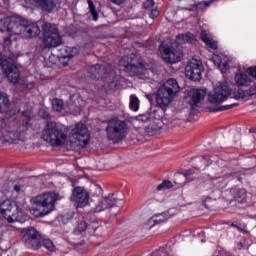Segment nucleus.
Here are the masks:
<instances>
[{"instance_id": "obj_1", "label": "nucleus", "mask_w": 256, "mask_h": 256, "mask_svg": "<svg viewBox=\"0 0 256 256\" xmlns=\"http://www.w3.org/2000/svg\"><path fill=\"white\" fill-rule=\"evenodd\" d=\"M61 199H63V196L57 192L39 194L31 199L33 207L30 209V212L36 215V217H45V215L55 211V203L61 201Z\"/></svg>"}, {"instance_id": "obj_2", "label": "nucleus", "mask_w": 256, "mask_h": 256, "mask_svg": "<svg viewBox=\"0 0 256 256\" xmlns=\"http://www.w3.org/2000/svg\"><path fill=\"white\" fill-rule=\"evenodd\" d=\"M8 33H10V37L21 35L25 39H33L41 33V29L35 22L21 20V18L13 16L9 18Z\"/></svg>"}, {"instance_id": "obj_3", "label": "nucleus", "mask_w": 256, "mask_h": 256, "mask_svg": "<svg viewBox=\"0 0 256 256\" xmlns=\"http://www.w3.org/2000/svg\"><path fill=\"white\" fill-rule=\"evenodd\" d=\"M29 122L25 124H17L15 121L5 120L1 122L2 139L5 143H17V141L27 140V127Z\"/></svg>"}, {"instance_id": "obj_4", "label": "nucleus", "mask_w": 256, "mask_h": 256, "mask_svg": "<svg viewBox=\"0 0 256 256\" xmlns=\"http://www.w3.org/2000/svg\"><path fill=\"white\" fill-rule=\"evenodd\" d=\"M179 83L171 78L162 84L156 93V105L163 111H166L171 105V101L175 99V95L179 93Z\"/></svg>"}, {"instance_id": "obj_5", "label": "nucleus", "mask_w": 256, "mask_h": 256, "mask_svg": "<svg viewBox=\"0 0 256 256\" xmlns=\"http://www.w3.org/2000/svg\"><path fill=\"white\" fill-rule=\"evenodd\" d=\"M90 139L91 134L87 126L83 123H78L71 130L68 145L72 151H80L89 145Z\"/></svg>"}, {"instance_id": "obj_6", "label": "nucleus", "mask_w": 256, "mask_h": 256, "mask_svg": "<svg viewBox=\"0 0 256 256\" xmlns=\"http://www.w3.org/2000/svg\"><path fill=\"white\" fill-rule=\"evenodd\" d=\"M42 139L46 141V143H50L52 147H59L60 145H64L65 141H67V133H65L57 123L50 121L47 122L43 129Z\"/></svg>"}, {"instance_id": "obj_7", "label": "nucleus", "mask_w": 256, "mask_h": 256, "mask_svg": "<svg viewBox=\"0 0 256 256\" xmlns=\"http://www.w3.org/2000/svg\"><path fill=\"white\" fill-rule=\"evenodd\" d=\"M15 61H17V56L12 52H4L0 55L1 68L8 81L14 84L19 83V79H21V72L17 65H15Z\"/></svg>"}, {"instance_id": "obj_8", "label": "nucleus", "mask_w": 256, "mask_h": 256, "mask_svg": "<svg viewBox=\"0 0 256 256\" xmlns=\"http://www.w3.org/2000/svg\"><path fill=\"white\" fill-rule=\"evenodd\" d=\"M126 134L127 123H125V121L119 119H112L108 121V125L106 127V135L110 141L119 143V141H123Z\"/></svg>"}, {"instance_id": "obj_9", "label": "nucleus", "mask_w": 256, "mask_h": 256, "mask_svg": "<svg viewBox=\"0 0 256 256\" xmlns=\"http://www.w3.org/2000/svg\"><path fill=\"white\" fill-rule=\"evenodd\" d=\"M44 33V45L45 47H59L61 45V35L57 30V26L46 23L42 27Z\"/></svg>"}, {"instance_id": "obj_10", "label": "nucleus", "mask_w": 256, "mask_h": 256, "mask_svg": "<svg viewBox=\"0 0 256 256\" xmlns=\"http://www.w3.org/2000/svg\"><path fill=\"white\" fill-rule=\"evenodd\" d=\"M21 237L28 249H39L41 247V235L37 229L33 227L24 228L21 230Z\"/></svg>"}, {"instance_id": "obj_11", "label": "nucleus", "mask_w": 256, "mask_h": 256, "mask_svg": "<svg viewBox=\"0 0 256 256\" xmlns=\"http://www.w3.org/2000/svg\"><path fill=\"white\" fill-rule=\"evenodd\" d=\"M0 213L8 223H15L19 221V205L17 202L5 200L0 204Z\"/></svg>"}, {"instance_id": "obj_12", "label": "nucleus", "mask_w": 256, "mask_h": 256, "mask_svg": "<svg viewBox=\"0 0 256 256\" xmlns=\"http://www.w3.org/2000/svg\"><path fill=\"white\" fill-rule=\"evenodd\" d=\"M229 95H231V88H229V85H227V83H219V85L208 95V101L209 103L217 105L223 103V101H227Z\"/></svg>"}, {"instance_id": "obj_13", "label": "nucleus", "mask_w": 256, "mask_h": 256, "mask_svg": "<svg viewBox=\"0 0 256 256\" xmlns=\"http://www.w3.org/2000/svg\"><path fill=\"white\" fill-rule=\"evenodd\" d=\"M204 71L203 62L197 59L190 60L185 67V75L191 81H201Z\"/></svg>"}, {"instance_id": "obj_14", "label": "nucleus", "mask_w": 256, "mask_h": 256, "mask_svg": "<svg viewBox=\"0 0 256 256\" xmlns=\"http://www.w3.org/2000/svg\"><path fill=\"white\" fill-rule=\"evenodd\" d=\"M162 57L166 63H179L183 57V51L170 45L163 47Z\"/></svg>"}, {"instance_id": "obj_15", "label": "nucleus", "mask_w": 256, "mask_h": 256, "mask_svg": "<svg viewBox=\"0 0 256 256\" xmlns=\"http://www.w3.org/2000/svg\"><path fill=\"white\" fill-rule=\"evenodd\" d=\"M71 201L75 203L76 207H86L89 203V192L83 187H75L72 192Z\"/></svg>"}, {"instance_id": "obj_16", "label": "nucleus", "mask_w": 256, "mask_h": 256, "mask_svg": "<svg viewBox=\"0 0 256 256\" xmlns=\"http://www.w3.org/2000/svg\"><path fill=\"white\" fill-rule=\"evenodd\" d=\"M118 201L119 199L115 198V195L111 194L108 197L99 199L92 211L93 213H101L103 211H107V209H113V207H117Z\"/></svg>"}, {"instance_id": "obj_17", "label": "nucleus", "mask_w": 256, "mask_h": 256, "mask_svg": "<svg viewBox=\"0 0 256 256\" xmlns=\"http://www.w3.org/2000/svg\"><path fill=\"white\" fill-rule=\"evenodd\" d=\"M33 2L44 13H53L57 9V2L55 0H33Z\"/></svg>"}, {"instance_id": "obj_18", "label": "nucleus", "mask_w": 256, "mask_h": 256, "mask_svg": "<svg viewBox=\"0 0 256 256\" xmlns=\"http://www.w3.org/2000/svg\"><path fill=\"white\" fill-rule=\"evenodd\" d=\"M207 96V92L203 89H193L189 92L190 105L195 107L198 103H201L203 99Z\"/></svg>"}, {"instance_id": "obj_19", "label": "nucleus", "mask_w": 256, "mask_h": 256, "mask_svg": "<svg viewBox=\"0 0 256 256\" xmlns=\"http://www.w3.org/2000/svg\"><path fill=\"white\" fill-rule=\"evenodd\" d=\"M177 43L183 45V43H188L190 45H195L197 43V38L190 32H186L184 34H179L176 37Z\"/></svg>"}, {"instance_id": "obj_20", "label": "nucleus", "mask_w": 256, "mask_h": 256, "mask_svg": "<svg viewBox=\"0 0 256 256\" xmlns=\"http://www.w3.org/2000/svg\"><path fill=\"white\" fill-rule=\"evenodd\" d=\"M236 85L238 87H249L251 85V78L245 73H237L235 75Z\"/></svg>"}, {"instance_id": "obj_21", "label": "nucleus", "mask_w": 256, "mask_h": 256, "mask_svg": "<svg viewBox=\"0 0 256 256\" xmlns=\"http://www.w3.org/2000/svg\"><path fill=\"white\" fill-rule=\"evenodd\" d=\"M201 41L210 47V49H217V41L213 40L211 34L207 33V31L203 30L200 34Z\"/></svg>"}, {"instance_id": "obj_22", "label": "nucleus", "mask_w": 256, "mask_h": 256, "mask_svg": "<svg viewBox=\"0 0 256 256\" xmlns=\"http://www.w3.org/2000/svg\"><path fill=\"white\" fill-rule=\"evenodd\" d=\"M125 59H127V57L122 58V60L120 61V65H123V67H125V69H127V71H131V73H134L135 75H141V73H143V68H141L135 64H131L129 62L123 63L125 61Z\"/></svg>"}, {"instance_id": "obj_23", "label": "nucleus", "mask_w": 256, "mask_h": 256, "mask_svg": "<svg viewBox=\"0 0 256 256\" xmlns=\"http://www.w3.org/2000/svg\"><path fill=\"white\" fill-rule=\"evenodd\" d=\"M90 73L93 79H99L103 77V73H105V66L96 64L90 68Z\"/></svg>"}, {"instance_id": "obj_24", "label": "nucleus", "mask_w": 256, "mask_h": 256, "mask_svg": "<svg viewBox=\"0 0 256 256\" xmlns=\"http://www.w3.org/2000/svg\"><path fill=\"white\" fill-rule=\"evenodd\" d=\"M234 201L237 203H245L247 201V190L244 188L236 189L234 192Z\"/></svg>"}, {"instance_id": "obj_25", "label": "nucleus", "mask_w": 256, "mask_h": 256, "mask_svg": "<svg viewBox=\"0 0 256 256\" xmlns=\"http://www.w3.org/2000/svg\"><path fill=\"white\" fill-rule=\"evenodd\" d=\"M213 3V0L205 1V2H199L196 5H192L189 8H185L186 11H205L207 7H209Z\"/></svg>"}, {"instance_id": "obj_26", "label": "nucleus", "mask_w": 256, "mask_h": 256, "mask_svg": "<svg viewBox=\"0 0 256 256\" xmlns=\"http://www.w3.org/2000/svg\"><path fill=\"white\" fill-rule=\"evenodd\" d=\"M7 109H9V97L5 92H0V113L7 112Z\"/></svg>"}, {"instance_id": "obj_27", "label": "nucleus", "mask_w": 256, "mask_h": 256, "mask_svg": "<svg viewBox=\"0 0 256 256\" xmlns=\"http://www.w3.org/2000/svg\"><path fill=\"white\" fill-rule=\"evenodd\" d=\"M239 104L234 103L230 105H225V106H219V107H210L208 108L209 113H217L219 111H229V109H233V107H238Z\"/></svg>"}, {"instance_id": "obj_28", "label": "nucleus", "mask_w": 256, "mask_h": 256, "mask_svg": "<svg viewBox=\"0 0 256 256\" xmlns=\"http://www.w3.org/2000/svg\"><path fill=\"white\" fill-rule=\"evenodd\" d=\"M165 221H167V217H165V214H158L153 216L149 220V224L153 227V225H159V223H165Z\"/></svg>"}, {"instance_id": "obj_29", "label": "nucleus", "mask_w": 256, "mask_h": 256, "mask_svg": "<svg viewBox=\"0 0 256 256\" xmlns=\"http://www.w3.org/2000/svg\"><path fill=\"white\" fill-rule=\"evenodd\" d=\"M83 100L81 98H76L74 101L70 104L71 111H75V113H79L81 111V107Z\"/></svg>"}, {"instance_id": "obj_30", "label": "nucleus", "mask_w": 256, "mask_h": 256, "mask_svg": "<svg viewBox=\"0 0 256 256\" xmlns=\"http://www.w3.org/2000/svg\"><path fill=\"white\" fill-rule=\"evenodd\" d=\"M139 98L135 95L130 96V104L129 107L132 111H139Z\"/></svg>"}, {"instance_id": "obj_31", "label": "nucleus", "mask_w": 256, "mask_h": 256, "mask_svg": "<svg viewBox=\"0 0 256 256\" xmlns=\"http://www.w3.org/2000/svg\"><path fill=\"white\" fill-rule=\"evenodd\" d=\"M52 109L57 113H61L63 111V100L57 98L52 100Z\"/></svg>"}, {"instance_id": "obj_32", "label": "nucleus", "mask_w": 256, "mask_h": 256, "mask_svg": "<svg viewBox=\"0 0 256 256\" xmlns=\"http://www.w3.org/2000/svg\"><path fill=\"white\" fill-rule=\"evenodd\" d=\"M42 245H43V247H45V249H47V251H50L51 253L55 252V250H56L55 244L53 243V241L51 239H44L42 241Z\"/></svg>"}, {"instance_id": "obj_33", "label": "nucleus", "mask_w": 256, "mask_h": 256, "mask_svg": "<svg viewBox=\"0 0 256 256\" xmlns=\"http://www.w3.org/2000/svg\"><path fill=\"white\" fill-rule=\"evenodd\" d=\"M173 187V182L169 180H164L160 185H158V191H167V189H171Z\"/></svg>"}, {"instance_id": "obj_34", "label": "nucleus", "mask_w": 256, "mask_h": 256, "mask_svg": "<svg viewBox=\"0 0 256 256\" xmlns=\"http://www.w3.org/2000/svg\"><path fill=\"white\" fill-rule=\"evenodd\" d=\"M187 180L183 174H179L176 176L174 183L175 185H178V187H184V185L187 183Z\"/></svg>"}, {"instance_id": "obj_35", "label": "nucleus", "mask_w": 256, "mask_h": 256, "mask_svg": "<svg viewBox=\"0 0 256 256\" xmlns=\"http://www.w3.org/2000/svg\"><path fill=\"white\" fill-rule=\"evenodd\" d=\"M88 5H89L90 13L93 17V21H97V19H99V16L97 15V10H95V4H93V1L88 0Z\"/></svg>"}, {"instance_id": "obj_36", "label": "nucleus", "mask_w": 256, "mask_h": 256, "mask_svg": "<svg viewBox=\"0 0 256 256\" xmlns=\"http://www.w3.org/2000/svg\"><path fill=\"white\" fill-rule=\"evenodd\" d=\"M0 31L9 33V18L0 20Z\"/></svg>"}, {"instance_id": "obj_37", "label": "nucleus", "mask_w": 256, "mask_h": 256, "mask_svg": "<svg viewBox=\"0 0 256 256\" xmlns=\"http://www.w3.org/2000/svg\"><path fill=\"white\" fill-rule=\"evenodd\" d=\"M87 229V223L85 221H81L79 222L76 230H75V233L76 234H81L83 233V231H85Z\"/></svg>"}, {"instance_id": "obj_38", "label": "nucleus", "mask_w": 256, "mask_h": 256, "mask_svg": "<svg viewBox=\"0 0 256 256\" xmlns=\"http://www.w3.org/2000/svg\"><path fill=\"white\" fill-rule=\"evenodd\" d=\"M245 97H247L246 91L243 90H238L237 93H234L232 96V99H245Z\"/></svg>"}, {"instance_id": "obj_39", "label": "nucleus", "mask_w": 256, "mask_h": 256, "mask_svg": "<svg viewBox=\"0 0 256 256\" xmlns=\"http://www.w3.org/2000/svg\"><path fill=\"white\" fill-rule=\"evenodd\" d=\"M150 119H151L150 113L141 114L137 116V120L140 121L141 123H147V121H150Z\"/></svg>"}, {"instance_id": "obj_40", "label": "nucleus", "mask_w": 256, "mask_h": 256, "mask_svg": "<svg viewBox=\"0 0 256 256\" xmlns=\"http://www.w3.org/2000/svg\"><path fill=\"white\" fill-rule=\"evenodd\" d=\"M182 175L185 177L186 181H192L191 175H195V169L187 170Z\"/></svg>"}, {"instance_id": "obj_41", "label": "nucleus", "mask_w": 256, "mask_h": 256, "mask_svg": "<svg viewBox=\"0 0 256 256\" xmlns=\"http://www.w3.org/2000/svg\"><path fill=\"white\" fill-rule=\"evenodd\" d=\"M256 95V85L253 84L248 90H246V97H253Z\"/></svg>"}, {"instance_id": "obj_42", "label": "nucleus", "mask_w": 256, "mask_h": 256, "mask_svg": "<svg viewBox=\"0 0 256 256\" xmlns=\"http://www.w3.org/2000/svg\"><path fill=\"white\" fill-rule=\"evenodd\" d=\"M247 73L256 79V66L248 68Z\"/></svg>"}, {"instance_id": "obj_43", "label": "nucleus", "mask_w": 256, "mask_h": 256, "mask_svg": "<svg viewBox=\"0 0 256 256\" xmlns=\"http://www.w3.org/2000/svg\"><path fill=\"white\" fill-rule=\"evenodd\" d=\"M153 5H155V0H147L144 3V8L149 9V8L153 7Z\"/></svg>"}, {"instance_id": "obj_44", "label": "nucleus", "mask_w": 256, "mask_h": 256, "mask_svg": "<svg viewBox=\"0 0 256 256\" xmlns=\"http://www.w3.org/2000/svg\"><path fill=\"white\" fill-rule=\"evenodd\" d=\"M13 36H9V37H5L4 38V47H10V45H11V38H12Z\"/></svg>"}, {"instance_id": "obj_45", "label": "nucleus", "mask_w": 256, "mask_h": 256, "mask_svg": "<svg viewBox=\"0 0 256 256\" xmlns=\"http://www.w3.org/2000/svg\"><path fill=\"white\" fill-rule=\"evenodd\" d=\"M212 61L216 64V65H221V57L219 55H215L212 58Z\"/></svg>"}, {"instance_id": "obj_46", "label": "nucleus", "mask_w": 256, "mask_h": 256, "mask_svg": "<svg viewBox=\"0 0 256 256\" xmlns=\"http://www.w3.org/2000/svg\"><path fill=\"white\" fill-rule=\"evenodd\" d=\"M39 115H41L43 119H49V112L45 110H40Z\"/></svg>"}, {"instance_id": "obj_47", "label": "nucleus", "mask_w": 256, "mask_h": 256, "mask_svg": "<svg viewBox=\"0 0 256 256\" xmlns=\"http://www.w3.org/2000/svg\"><path fill=\"white\" fill-rule=\"evenodd\" d=\"M202 161L204 165H211V159L209 158V156H203Z\"/></svg>"}, {"instance_id": "obj_48", "label": "nucleus", "mask_w": 256, "mask_h": 256, "mask_svg": "<svg viewBox=\"0 0 256 256\" xmlns=\"http://www.w3.org/2000/svg\"><path fill=\"white\" fill-rule=\"evenodd\" d=\"M158 15H159V11L152 10L150 17H151V19H155V17H157Z\"/></svg>"}, {"instance_id": "obj_49", "label": "nucleus", "mask_w": 256, "mask_h": 256, "mask_svg": "<svg viewBox=\"0 0 256 256\" xmlns=\"http://www.w3.org/2000/svg\"><path fill=\"white\" fill-rule=\"evenodd\" d=\"M181 123H183V120L174 119L172 121V125H174V127H176L177 125H181Z\"/></svg>"}, {"instance_id": "obj_50", "label": "nucleus", "mask_w": 256, "mask_h": 256, "mask_svg": "<svg viewBox=\"0 0 256 256\" xmlns=\"http://www.w3.org/2000/svg\"><path fill=\"white\" fill-rule=\"evenodd\" d=\"M110 1L115 5H122V3H125V0H110Z\"/></svg>"}, {"instance_id": "obj_51", "label": "nucleus", "mask_w": 256, "mask_h": 256, "mask_svg": "<svg viewBox=\"0 0 256 256\" xmlns=\"http://www.w3.org/2000/svg\"><path fill=\"white\" fill-rule=\"evenodd\" d=\"M14 191H16V193H19L21 191V186L15 185L14 186Z\"/></svg>"}, {"instance_id": "obj_52", "label": "nucleus", "mask_w": 256, "mask_h": 256, "mask_svg": "<svg viewBox=\"0 0 256 256\" xmlns=\"http://www.w3.org/2000/svg\"><path fill=\"white\" fill-rule=\"evenodd\" d=\"M215 181H218V183H223V178L219 177V178L214 180V183H215Z\"/></svg>"}, {"instance_id": "obj_53", "label": "nucleus", "mask_w": 256, "mask_h": 256, "mask_svg": "<svg viewBox=\"0 0 256 256\" xmlns=\"http://www.w3.org/2000/svg\"><path fill=\"white\" fill-rule=\"evenodd\" d=\"M232 227H237L238 231H243L239 226L232 224Z\"/></svg>"}, {"instance_id": "obj_54", "label": "nucleus", "mask_w": 256, "mask_h": 256, "mask_svg": "<svg viewBox=\"0 0 256 256\" xmlns=\"http://www.w3.org/2000/svg\"><path fill=\"white\" fill-rule=\"evenodd\" d=\"M97 191L99 192V195H101V193L103 192V190H101V188L96 187Z\"/></svg>"}, {"instance_id": "obj_55", "label": "nucleus", "mask_w": 256, "mask_h": 256, "mask_svg": "<svg viewBox=\"0 0 256 256\" xmlns=\"http://www.w3.org/2000/svg\"><path fill=\"white\" fill-rule=\"evenodd\" d=\"M3 81V75L0 74V83Z\"/></svg>"}, {"instance_id": "obj_56", "label": "nucleus", "mask_w": 256, "mask_h": 256, "mask_svg": "<svg viewBox=\"0 0 256 256\" xmlns=\"http://www.w3.org/2000/svg\"><path fill=\"white\" fill-rule=\"evenodd\" d=\"M239 245H240L239 249H241V247H243V243L240 242Z\"/></svg>"}, {"instance_id": "obj_57", "label": "nucleus", "mask_w": 256, "mask_h": 256, "mask_svg": "<svg viewBox=\"0 0 256 256\" xmlns=\"http://www.w3.org/2000/svg\"><path fill=\"white\" fill-rule=\"evenodd\" d=\"M251 131L253 132V130H252V129H250V133H251Z\"/></svg>"}, {"instance_id": "obj_58", "label": "nucleus", "mask_w": 256, "mask_h": 256, "mask_svg": "<svg viewBox=\"0 0 256 256\" xmlns=\"http://www.w3.org/2000/svg\"><path fill=\"white\" fill-rule=\"evenodd\" d=\"M251 131L253 132V130H252V129H250V133H251Z\"/></svg>"}]
</instances>
